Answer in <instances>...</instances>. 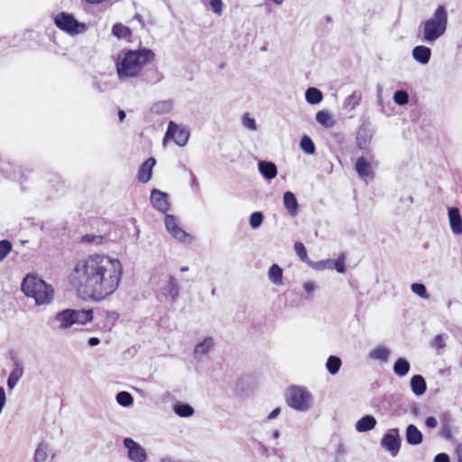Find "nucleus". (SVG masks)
Returning <instances> with one entry per match:
<instances>
[{
    "label": "nucleus",
    "mask_w": 462,
    "mask_h": 462,
    "mask_svg": "<svg viewBox=\"0 0 462 462\" xmlns=\"http://www.w3.org/2000/svg\"><path fill=\"white\" fill-rule=\"evenodd\" d=\"M123 273L124 267L118 258L97 253L74 263L69 282L83 297L100 302L117 291Z\"/></svg>",
    "instance_id": "obj_1"
},
{
    "label": "nucleus",
    "mask_w": 462,
    "mask_h": 462,
    "mask_svg": "<svg viewBox=\"0 0 462 462\" xmlns=\"http://www.w3.org/2000/svg\"><path fill=\"white\" fill-rule=\"evenodd\" d=\"M154 59V53L149 49L135 51L124 50L116 59V68L120 80L136 78L146 63Z\"/></svg>",
    "instance_id": "obj_2"
},
{
    "label": "nucleus",
    "mask_w": 462,
    "mask_h": 462,
    "mask_svg": "<svg viewBox=\"0 0 462 462\" xmlns=\"http://www.w3.org/2000/svg\"><path fill=\"white\" fill-rule=\"evenodd\" d=\"M21 290L26 297L32 298L37 306L49 305L54 298L52 286L34 275L25 276Z\"/></svg>",
    "instance_id": "obj_3"
},
{
    "label": "nucleus",
    "mask_w": 462,
    "mask_h": 462,
    "mask_svg": "<svg viewBox=\"0 0 462 462\" xmlns=\"http://www.w3.org/2000/svg\"><path fill=\"white\" fill-rule=\"evenodd\" d=\"M448 27V12L444 5H439L432 17L423 21L420 29L422 32V40L432 43L439 39Z\"/></svg>",
    "instance_id": "obj_4"
},
{
    "label": "nucleus",
    "mask_w": 462,
    "mask_h": 462,
    "mask_svg": "<svg viewBox=\"0 0 462 462\" xmlns=\"http://www.w3.org/2000/svg\"><path fill=\"white\" fill-rule=\"evenodd\" d=\"M286 402L298 411H307L312 406L313 397L307 388L293 385L289 387L286 392Z\"/></svg>",
    "instance_id": "obj_5"
},
{
    "label": "nucleus",
    "mask_w": 462,
    "mask_h": 462,
    "mask_svg": "<svg viewBox=\"0 0 462 462\" xmlns=\"http://www.w3.org/2000/svg\"><path fill=\"white\" fill-rule=\"evenodd\" d=\"M55 25L61 31L69 35H78L87 31V25L84 23L77 21L70 14L61 12L54 17Z\"/></svg>",
    "instance_id": "obj_6"
},
{
    "label": "nucleus",
    "mask_w": 462,
    "mask_h": 462,
    "mask_svg": "<svg viewBox=\"0 0 462 462\" xmlns=\"http://www.w3.org/2000/svg\"><path fill=\"white\" fill-rule=\"evenodd\" d=\"M164 225L166 230L175 240L183 244L191 243L192 236L180 226L176 217L173 215H165Z\"/></svg>",
    "instance_id": "obj_7"
},
{
    "label": "nucleus",
    "mask_w": 462,
    "mask_h": 462,
    "mask_svg": "<svg viewBox=\"0 0 462 462\" xmlns=\"http://www.w3.org/2000/svg\"><path fill=\"white\" fill-rule=\"evenodd\" d=\"M168 138L172 139L177 145L183 147L189 141V131L186 127L171 121L164 135V142Z\"/></svg>",
    "instance_id": "obj_8"
},
{
    "label": "nucleus",
    "mask_w": 462,
    "mask_h": 462,
    "mask_svg": "<svg viewBox=\"0 0 462 462\" xmlns=\"http://www.w3.org/2000/svg\"><path fill=\"white\" fill-rule=\"evenodd\" d=\"M400 431L397 428L388 430L381 439L382 448L392 456H396L401 448Z\"/></svg>",
    "instance_id": "obj_9"
},
{
    "label": "nucleus",
    "mask_w": 462,
    "mask_h": 462,
    "mask_svg": "<svg viewBox=\"0 0 462 462\" xmlns=\"http://www.w3.org/2000/svg\"><path fill=\"white\" fill-rule=\"evenodd\" d=\"M124 447L127 450V458L132 462H145L148 458L146 450L131 438H125Z\"/></svg>",
    "instance_id": "obj_10"
},
{
    "label": "nucleus",
    "mask_w": 462,
    "mask_h": 462,
    "mask_svg": "<svg viewBox=\"0 0 462 462\" xmlns=\"http://www.w3.org/2000/svg\"><path fill=\"white\" fill-rule=\"evenodd\" d=\"M55 454L53 453L51 445L45 441L42 440L34 452L33 461L34 462H51Z\"/></svg>",
    "instance_id": "obj_11"
},
{
    "label": "nucleus",
    "mask_w": 462,
    "mask_h": 462,
    "mask_svg": "<svg viewBox=\"0 0 462 462\" xmlns=\"http://www.w3.org/2000/svg\"><path fill=\"white\" fill-rule=\"evenodd\" d=\"M151 203L160 212L166 213L169 209L168 194L159 189H152Z\"/></svg>",
    "instance_id": "obj_12"
},
{
    "label": "nucleus",
    "mask_w": 462,
    "mask_h": 462,
    "mask_svg": "<svg viewBox=\"0 0 462 462\" xmlns=\"http://www.w3.org/2000/svg\"><path fill=\"white\" fill-rule=\"evenodd\" d=\"M53 319L58 324L60 330L70 328L74 325L72 309H65L57 312Z\"/></svg>",
    "instance_id": "obj_13"
},
{
    "label": "nucleus",
    "mask_w": 462,
    "mask_h": 462,
    "mask_svg": "<svg viewBox=\"0 0 462 462\" xmlns=\"http://www.w3.org/2000/svg\"><path fill=\"white\" fill-rule=\"evenodd\" d=\"M451 231L454 235L462 234V217L457 208H450L448 212Z\"/></svg>",
    "instance_id": "obj_14"
},
{
    "label": "nucleus",
    "mask_w": 462,
    "mask_h": 462,
    "mask_svg": "<svg viewBox=\"0 0 462 462\" xmlns=\"http://www.w3.org/2000/svg\"><path fill=\"white\" fill-rule=\"evenodd\" d=\"M439 434L440 438L448 441H450L454 439L453 419L449 415H443L441 417Z\"/></svg>",
    "instance_id": "obj_15"
},
{
    "label": "nucleus",
    "mask_w": 462,
    "mask_h": 462,
    "mask_svg": "<svg viewBox=\"0 0 462 462\" xmlns=\"http://www.w3.org/2000/svg\"><path fill=\"white\" fill-rule=\"evenodd\" d=\"M412 58L420 64L426 65L431 57V50L424 45L415 46L411 51Z\"/></svg>",
    "instance_id": "obj_16"
},
{
    "label": "nucleus",
    "mask_w": 462,
    "mask_h": 462,
    "mask_svg": "<svg viewBox=\"0 0 462 462\" xmlns=\"http://www.w3.org/2000/svg\"><path fill=\"white\" fill-rule=\"evenodd\" d=\"M156 161L154 158H148L140 167L138 171V180L142 183H146L151 180L152 168L154 167Z\"/></svg>",
    "instance_id": "obj_17"
},
{
    "label": "nucleus",
    "mask_w": 462,
    "mask_h": 462,
    "mask_svg": "<svg viewBox=\"0 0 462 462\" xmlns=\"http://www.w3.org/2000/svg\"><path fill=\"white\" fill-rule=\"evenodd\" d=\"M73 323L74 325H87L94 319L93 310H73Z\"/></svg>",
    "instance_id": "obj_18"
},
{
    "label": "nucleus",
    "mask_w": 462,
    "mask_h": 462,
    "mask_svg": "<svg viewBox=\"0 0 462 462\" xmlns=\"http://www.w3.org/2000/svg\"><path fill=\"white\" fill-rule=\"evenodd\" d=\"M214 346V338L212 337H206L199 342L194 347V357L200 359L206 356Z\"/></svg>",
    "instance_id": "obj_19"
},
{
    "label": "nucleus",
    "mask_w": 462,
    "mask_h": 462,
    "mask_svg": "<svg viewBox=\"0 0 462 462\" xmlns=\"http://www.w3.org/2000/svg\"><path fill=\"white\" fill-rule=\"evenodd\" d=\"M406 441L409 445L417 446L422 442L423 436L420 430L413 424H409L405 432Z\"/></svg>",
    "instance_id": "obj_20"
},
{
    "label": "nucleus",
    "mask_w": 462,
    "mask_h": 462,
    "mask_svg": "<svg viewBox=\"0 0 462 462\" xmlns=\"http://www.w3.org/2000/svg\"><path fill=\"white\" fill-rule=\"evenodd\" d=\"M180 294V285L174 276H170L166 287L164 288V296L171 301H176Z\"/></svg>",
    "instance_id": "obj_21"
},
{
    "label": "nucleus",
    "mask_w": 462,
    "mask_h": 462,
    "mask_svg": "<svg viewBox=\"0 0 462 462\" xmlns=\"http://www.w3.org/2000/svg\"><path fill=\"white\" fill-rule=\"evenodd\" d=\"M283 205L291 217L297 215L299 204L295 195L291 191H285L283 193Z\"/></svg>",
    "instance_id": "obj_22"
},
{
    "label": "nucleus",
    "mask_w": 462,
    "mask_h": 462,
    "mask_svg": "<svg viewBox=\"0 0 462 462\" xmlns=\"http://www.w3.org/2000/svg\"><path fill=\"white\" fill-rule=\"evenodd\" d=\"M258 170L260 173L268 180H271L277 176V167L272 162L260 161L258 162Z\"/></svg>",
    "instance_id": "obj_23"
},
{
    "label": "nucleus",
    "mask_w": 462,
    "mask_h": 462,
    "mask_svg": "<svg viewBox=\"0 0 462 462\" xmlns=\"http://www.w3.org/2000/svg\"><path fill=\"white\" fill-rule=\"evenodd\" d=\"M371 139L372 134L369 133L368 128L365 125L360 126L356 136V146L361 150H365L367 148Z\"/></svg>",
    "instance_id": "obj_24"
},
{
    "label": "nucleus",
    "mask_w": 462,
    "mask_h": 462,
    "mask_svg": "<svg viewBox=\"0 0 462 462\" xmlns=\"http://www.w3.org/2000/svg\"><path fill=\"white\" fill-rule=\"evenodd\" d=\"M355 170L360 178L374 177L371 165L364 157L357 158Z\"/></svg>",
    "instance_id": "obj_25"
},
{
    "label": "nucleus",
    "mask_w": 462,
    "mask_h": 462,
    "mask_svg": "<svg viewBox=\"0 0 462 462\" xmlns=\"http://www.w3.org/2000/svg\"><path fill=\"white\" fill-rule=\"evenodd\" d=\"M411 392L417 396L424 394L427 390V384L423 376L420 374L413 375L411 378Z\"/></svg>",
    "instance_id": "obj_26"
},
{
    "label": "nucleus",
    "mask_w": 462,
    "mask_h": 462,
    "mask_svg": "<svg viewBox=\"0 0 462 462\" xmlns=\"http://www.w3.org/2000/svg\"><path fill=\"white\" fill-rule=\"evenodd\" d=\"M390 354L391 351L388 347L384 346H377L369 352L368 356L372 360L385 363L388 361Z\"/></svg>",
    "instance_id": "obj_27"
},
{
    "label": "nucleus",
    "mask_w": 462,
    "mask_h": 462,
    "mask_svg": "<svg viewBox=\"0 0 462 462\" xmlns=\"http://www.w3.org/2000/svg\"><path fill=\"white\" fill-rule=\"evenodd\" d=\"M173 104L171 99L155 102L150 108L152 114L161 116L172 110Z\"/></svg>",
    "instance_id": "obj_28"
},
{
    "label": "nucleus",
    "mask_w": 462,
    "mask_h": 462,
    "mask_svg": "<svg viewBox=\"0 0 462 462\" xmlns=\"http://www.w3.org/2000/svg\"><path fill=\"white\" fill-rule=\"evenodd\" d=\"M376 425V420L372 415H365L357 420L356 430L358 432H366L373 430Z\"/></svg>",
    "instance_id": "obj_29"
},
{
    "label": "nucleus",
    "mask_w": 462,
    "mask_h": 462,
    "mask_svg": "<svg viewBox=\"0 0 462 462\" xmlns=\"http://www.w3.org/2000/svg\"><path fill=\"white\" fill-rule=\"evenodd\" d=\"M268 278L271 282L276 286L283 285V271L282 269L276 263L271 265L268 270Z\"/></svg>",
    "instance_id": "obj_30"
},
{
    "label": "nucleus",
    "mask_w": 462,
    "mask_h": 462,
    "mask_svg": "<svg viewBox=\"0 0 462 462\" xmlns=\"http://www.w3.org/2000/svg\"><path fill=\"white\" fill-rule=\"evenodd\" d=\"M362 94L359 91H354L351 95L347 96L343 101V108L351 112L355 110L361 102Z\"/></svg>",
    "instance_id": "obj_31"
},
{
    "label": "nucleus",
    "mask_w": 462,
    "mask_h": 462,
    "mask_svg": "<svg viewBox=\"0 0 462 462\" xmlns=\"http://www.w3.org/2000/svg\"><path fill=\"white\" fill-rule=\"evenodd\" d=\"M410 363L402 357L398 358L393 365V373L400 376H405L410 371Z\"/></svg>",
    "instance_id": "obj_32"
},
{
    "label": "nucleus",
    "mask_w": 462,
    "mask_h": 462,
    "mask_svg": "<svg viewBox=\"0 0 462 462\" xmlns=\"http://www.w3.org/2000/svg\"><path fill=\"white\" fill-rule=\"evenodd\" d=\"M305 98L309 104L317 105L322 101L323 94L317 88H309L305 92Z\"/></svg>",
    "instance_id": "obj_33"
},
{
    "label": "nucleus",
    "mask_w": 462,
    "mask_h": 462,
    "mask_svg": "<svg viewBox=\"0 0 462 462\" xmlns=\"http://www.w3.org/2000/svg\"><path fill=\"white\" fill-rule=\"evenodd\" d=\"M173 411L181 418H189L194 414V409L188 403L177 402L173 406Z\"/></svg>",
    "instance_id": "obj_34"
},
{
    "label": "nucleus",
    "mask_w": 462,
    "mask_h": 462,
    "mask_svg": "<svg viewBox=\"0 0 462 462\" xmlns=\"http://www.w3.org/2000/svg\"><path fill=\"white\" fill-rule=\"evenodd\" d=\"M0 172L6 178H16V167L7 160L0 159Z\"/></svg>",
    "instance_id": "obj_35"
},
{
    "label": "nucleus",
    "mask_w": 462,
    "mask_h": 462,
    "mask_svg": "<svg viewBox=\"0 0 462 462\" xmlns=\"http://www.w3.org/2000/svg\"><path fill=\"white\" fill-rule=\"evenodd\" d=\"M316 120L319 125L326 128H331L335 125V121L333 120L331 115L326 110L317 112Z\"/></svg>",
    "instance_id": "obj_36"
},
{
    "label": "nucleus",
    "mask_w": 462,
    "mask_h": 462,
    "mask_svg": "<svg viewBox=\"0 0 462 462\" xmlns=\"http://www.w3.org/2000/svg\"><path fill=\"white\" fill-rule=\"evenodd\" d=\"M341 365H342V361L338 356H330L327 359L326 368H327L328 372L332 375H335L338 373Z\"/></svg>",
    "instance_id": "obj_37"
},
{
    "label": "nucleus",
    "mask_w": 462,
    "mask_h": 462,
    "mask_svg": "<svg viewBox=\"0 0 462 462\" xmlns=\"http://www.w3.org/2000/svg\"><path fill=\"white\" fill-rule=\"evenodd\" d=\"M112 34L117 39H127L131 36V30L122 23H116L112 27Z\"/></svg>",
    "instance_id": "obj_38"
},
{
    "label": "nucleus",
    "mask_w": 462,
    "mask_h": 462,
    "mask_svg": "<svg viewBox=\"0 0 462 462\" xmlns=\"http://www.w3.org/2000/svg\"><path fill=\"white\" fill-rule=\"evenodd\" d=\"M300 149L307 154H314L316 151L315 144L312 139L308 135H303L300 141Z\"/></svg>",
    "instance_id": "obj_39"
},
{
    "label": "nucleus",
    "mask_w": 462,
    "mask_h": 462,
    "mask_svg": "<svg viewBox=\"0 0 462 462\" xmlns=\"http://www.w3.org/2000/svg\"><path fill=\"white\" fill-rule=\"evenodd\" d=\"M23 376V369L19 366H16L9 374V377L7 379V387L10 390H13L21 377Z\"/></svg>",
    "instance_id": "obj_40"
},
{
    "label": "nucleus",
    "mask_w": 462,
    "mask_h": 462,
    "mask_svg": "<svg viewBox=\"0 0 462 462\" xmlns=\"http://www.w3.org/2000/svg\"><path fill=\"white\" fill-rule=\"evenodd\" d=\"M116 399L117 403L123 407H129L134 402V398L131 393L125 391L119 392L116 394Z\"/></svg>",
    "instance_id": "obj_41"
},
{
    "label": "nucleus",
    "mask_w": 462,
    "mask_h": 462,
    "mask_svg": "<svg viewBox=\"0 0 462 462\" xmlns=\"http://www.w3.org/2000/svg\"><path fill=\"white\" fill-rule=\"evenodd\" d=\"M411 290L414 294L418 295L421 299H430V294L428 293L427 289L423 283H412Z\"/></svg>",
    "instance_id": "obj_42"
},
{
    "label": "nucleus",
    "mask_w": 462,
    "mask_h": 462,
    "mask_svg": "<svg viewBox=\"0 0 462 462\" xmlns=\"http://www.w3.org/2000/svg\"><path fill=\"white\" fill-rule=\"evenodd\" d=\"M263 215L260 211H255V212L252 213L250 216V218H249V224L253 229H256V228L260 227L261 225L263 224Z\"/></svg>",
    "instance_id": "obj_43"
},
{
    "label": "nucleus",
    "mask_w": 462,
    "mask_h": 462,
    "mask_svg": "<svg viewBox=\"0 0 462 462\" xmlns=\"http://www.w3.org/2000/svg\"><path fill=\"white\" fill-rule=\"evenodd\" d=\"M393 101L399 106H404L409 102V95L405 90H397L393 94Z\"/></svg>",
    "instance_id": "obj_44"
},
{
    "label": "nucleus",
    "mask_w": 462,
    "mask_h": 462,
    "mask_svg": "<svg viewBox=\"0 0 462 462\" xmlns=\"http://www.w3.org/2000/svg\"><path fill=\"white\" fill-rule=\"evenodd\" d=\"M13 245L9 240L0 241V262H3L12 251Z\"/></svg>",
    "instance_id": "obj_45"
},
{
    "label": "nucleus",
    "mask_w": 462,
    "mask_h": 462,
    "mask_svg": "<svg viewBox=\"0 0 462 462\" xmlns=\"http://www.w3.org/2000/svg\"><path fill=\"white\" fill-rule=\"evenodd\" d=\"M294 249H295L297 255L302 262H305V263L309 262L307 250L302 243L296 242L294 245Z\"/></svg>",
    "instance_id": "obj_46"
},
{
    "label": "nucleus",
    "mask_w": 462,
    "mask_h": 462,
    "mask_svg": "<svg viewBox=\"0 0 462 462\" xmlns=\"http://www.w3.org/2000/svg\"><path fill=\"white\" fill-rule=\"evenodd\" d=\"M431 346L436 348L438 354L446 346V343L442 335H437L434 337L431 342Z\"/></svg>",
    "instance_id": "obj_47"
},
{
    "label": "nucleus",
    "mask_w": 462,
    "mask_h": 462,
    "mask_svg": "<svg viewBox=\"0 0 462 462\" xmlns=\"http://www.w3.org/2000/svg\"><path fill=\"white\" fill-rule=\"evenodd\" d=\"M209 5L212 9V11L217 14L220 15L223 12V2L222 0H210Z\"/></svg>",
    "instance_id": "obj_48"
},
{
    "label": "nucleus",
    "mask_w": 462,
    "mask_h": 462,
    "mask_svg": "<svg viewBox=\"0 0 462 462\" xmlns=\"http://www.w3.org/2000/svg\"><path fill=\"white\" fill-rule=\"evenodd\" d=\"M243 125L252 131H255L257 129L255 120L247 115L243 116Z\"/></svg>",
    "instance_id": "obj_49"
},
{
    "label": "nucleus",
    "mask_w": 462,
    "mask_h": 462,
    "mask_svg": "<svg viewBox=\"0 0 462 462\" xmlns=\"http://www.w3.org/2000/svg\"><path fill=\"white\" fill-rule=\"evenodd\" d=\"M332 263L334 264V268L336 271L339 273H343L346 271L345 267V259L344 257H339L337 260L333 261Z\"/></svg>",
    "instance_id": "obj_50"
},
{
    "label": "nucleus",
    "mask_w": 462,
    "mask_h": 462,
    "mask_svg": "<svg viewBox=\"0 0 462 462\" xmlns=\"http://www.w3.org/2000/svg\"><path fill=\"white\" fill-rule=\"evenodd\" d=\"M434 462H450V458L447 453H439L435 456Z\"/></svg>",
    "instance_id": "obj_51"
},
{
    "label": "nucleus",
    "mask_w": 462,
    "mask_h": 462,
    "mask_svg": "<svg viewBox=\"0 0 462 462\" xmlns=\"http://www.w3.org/2000/svg\"><path fill=\"white\" fill-rule=\"evenodd\" d=\"M425 425L430 429L436 428L438 425L437 419L433 416H430V417L426 418Z\"/></svg>",
    "instance_id": "obj_52"
},
{
    "label": "nucleus",
    "mask_w": 462,
    "mask_h": 462,
    "mask_svg": "<svg viewBox=\"0 0 462 462\" xmlns=\"http://www.w3.org/2000/svg\"><path fill=\"white\" fill-rule=\"evenodd\" d=\"M303 288L308 293H311L316 290L317 286L313 282H306L303 284Z\"/></svg>",
    "instance_id": "obj_53"
},
{
    "label": "nucleus",
    "mask_w": 462,
    "mask_h": 462,
    "mask_svg": "<svg viewBox=\"0 0 462 462\" xmlns=\"http://www.w3.org/2000/svg\"><path fill=\"white\" fill-rule=\"evenodd\" d=\"M99 343H100V340L98 337H93L88 339V346L91 347L97 346Z\"/></svg>",
    "instance_id": "obj_54"
},
{
    "label": "nucleus",
    "mask_w": 462,
    "mask_h": 462,
    "mask_svg": "<svg viewBox=\"0 0 462 462\" xmlns=\"http://www.w3.org/2000/svg\"><path fill=\"white\" fill-rule=\"evenodd\" d=\"M458 462H462V443L458 444L456 448Z\"/></svg>",
    "instance_id": "obj_55"
},
{
    "label": "nucleus",
    "mask_w": 462,
    "mask_h": 462,
    "mask_svg": "<svg viewBox=\"0 0 462 462\" xmlns=\"http://www.w3.org/2000/svg\"><path fill=\"white\" fill-rule=\"evenodd\" d=\"M281 413L280 408L274 409L269 415L268 420L275 419Z\"/></svg>",
    "instance_id": "obj_56"
},
{
    "label": "nucleus",
    "mask_w": 462,
    "mask_h": 462,
    "mask_svg": "<svg viewBox=\"0 0 462 462\" xmlns=\"http://www.w3.org/2000/svg\"><path fill=\"white\" fill-rule=\"evenodd\" d=\"M118 118H119V121L120 122H123L125 118V113L124 110H119L118 111Z\"/></svg>",
    "instance_id": "obj_57"
},
{
    "label": "nucleus",
    "mask_w": 462,
    "mask_h": 462,
    "mask_svg": "<svg viewBox=\"0 0 462 462\" xmlns=\"http://www.w3.org/2000/svg\"><path fill=\"white\" fill-rule=\"evenodd\" d=\"M134 19L137 20V21L142 24V26H143V25H144V23H143V18H142V16H141L140 14H136L134 15Z\"/></svg>",
    "instance_id": "obj_58"
},
{
    "label": "nucleus",
    "mask_w": 462,
    "mask_h": 462,
    "mask_svg": "<svg viewBox=\"0 0 462 462\" xmlns=\"http://www.w3.org/2000/svg\"><path fill=\"white\" fill-rule=\"evenodd\" d=\"M161 462H176L174 459H172L171 457H163L161 459Z\"/></svg>",
    "instance_id": "obj_59"
},
{
    "label": "nucleus",
    "mask_w": 462,
    "mask_h": 462,
    "mask_svg": "<svg viewBox=\"0 0 462 462\" xmlns=\"http://www.w3.org/2000/svg\"><path fill=\"white\" fill-rule=\"evenodd\" d=\"M180 271L181 273L188 272V271H189V267H188V266H181V267H180Z\"/></svg>",
    "instance_id": "obj_60"
},
{
    "label": "nucleus",
    "mask_w": 462,
    "mask_h": 462,
    "mask_svg": "<svg viewBox=\"0 0 462 462\" xmlns=\"http://www.w3.org/2000/svg\"><path fill=\"white\" fill-rule=\"evenodd\" d=\"M284 0H273L276 5H281Z\"/></svg>",
    "instance_id": "obj_61"
},
{
    "label": "nucleus",
    "mask_w": 462,
    "mask_h": 462,
    "mask_svg": "<svg viewBox=\"0 0 462 462\" xmlns=\"http://www.w3.org/2000/svg\"><path fill=\"white\" fill-rule=\"evenodd\" d=\"M279 437V431H275L274 432V438H278Z\"/></svg>",
    "instance_id": "obj_62"
},
{
    "label": "nucleus",
    "mask_w": 462,
    "mask_h": 462,
    "mask_svg": "<svg viewBox=\"0 0 462 462\" xmlns=\"http://www.w3.org/2000/svg\"><path fill=\"white\" fill-rule=\"evenodd\" d=\"M85 240H87V242H91V240H90V239H88V236H86Z\"/></svg>",
    "instance_id": "obj_63"
}]
</instances>
